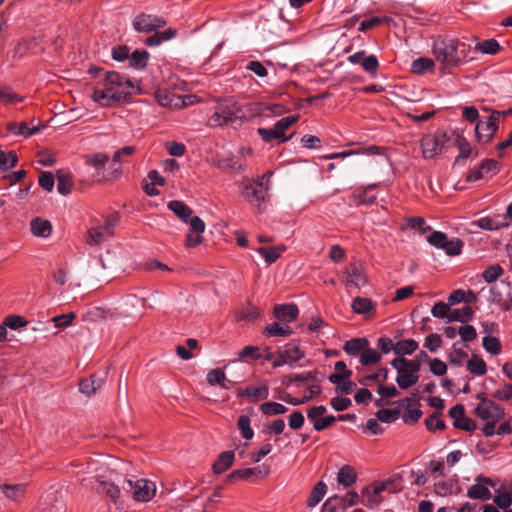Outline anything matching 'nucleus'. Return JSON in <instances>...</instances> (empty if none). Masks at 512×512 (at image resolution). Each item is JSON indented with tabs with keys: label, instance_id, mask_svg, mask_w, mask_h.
Wrapping results in <instances>:
<instances>
[{
	"label": "nucleus",
	"instance_id": "obj_38",
	"mask_svg": "<svg viewBox=\"0 0 512 512\" xmlns=\"http://www.w3.org/2000/svg\"><path fill=\"white\" fill-rule=\"evenodd\" d=\"M434 67V61L429 58H418L412 62L411 70L414 74L421 75L427 71H431Z\"/></svg>",
	"mask_w": 512,
	"mask_h": 512
},
{
	"label": "nucleus",
	"instance_id": "obj_47",
	"mask_svg": "<svg viewBox=\"0 0 512 512\" xmlns=\"http://www.w3.org/2000/svg\"><path fill=\"white\" fill-rule=\"evenodd\" d=\"M503 274V268L500 265H491L484 270L482 277L487 283L495 282Z\"/></svg>",
	"mask_w": 512,
	"mask_h": 512
},
{
	"label": "nucleus",
	"instance_id": "obj_2",
	"mask_svg": "<svg viewBox=\"0 0 512 512\" xmlns=\"http://www.w3.org/2000/svg\"><path fill=\"white\" fill-rule=\"evenodd\" d=\"M168 208L183 222L189 223L190 232L186 236L185 245L188 248L196 247L202 243V233L205 230L204 221L198 216L192 217V209L182 201L172 200L168 203Z\"/></svg>",
	"mask_w": 512,
	"mask_h": 512
},
{
	"label": "nucleus",
	"instance_id": "obj_16",
	"mask_svg": "<svg viewBox=\"0 0 512 512\" xmlns=\"http://www.w3.org/2000/svg\"><path fill=\"white\" fill-rule=\"evenodd\" d=\"M97 490L109 497L114 503H117L122 496H125L122 490V479H118L117 483L99 480Z\"/></svg>",
	"mask_w": 512,
	"mask_h": 512
},
{
	"label": "nucleus",
	"instance_id": "obj_20",
	"mask_svg": "<svg viewBox=\"0 0 512 512\" xmlns=\"http://www.w3.org/2000/svg\"><path fill=\"white\" fill-rule=\"evenodd\" d=\"M358 500L359 496L355 491L347 492L343 498H339L337 496L330 497L326 500V502L323 505V512H334L335 504L338 501H344L347 503L348 506H353L358 503Z\"/></svg>",
	"mask_w": 512,
	"mask_h": 512
},
{
	"label": "nucleus",
	"instance_id": "obj_23",
	"mask_svg": "<svg viewBox=\"0 0 512 512\" xmlns=\"http://www.w3.org/2000/svg\"><path fill=\"white\" fill-rule=\"evenodd\" d=\"M357 480V474L353 467L350 465L342 466L337 474V482L343 487H350Z\"/></svg>",
	"mask_w": 512,
	"mask_h": 512
},
{
	"label": "nucleus",
	"instance_id": "obj_36",
	"mask_svg": "<svg viewBox=\"0 0 512 512\" xmlns=\"http://www.w3.org/2000/svg\"><path fill=\"white\" fill-rule=\"evenodd\" d=\"M288 408L277 402H264L260 405V411L266 416H275L286 413Z\"/></svg>",
	"mask_w": 512,
	"mask_h": 512
},
{
	"label": "nucleus",
	"instance_id": "obj_7",
	"mask_svg": "<svg viewBox=\"0 0 512 512\" xmlns=\"http://www.w3.org/2000/svg\"><path fill=\"white\" fill-rule=\"evenodd\" d=\"M479 404L475 407L473 413L483 421L499 422L504 417V409L488 399L485 393H478Z\"/></svg>",
	"mask_w": 512,
	"mask_h": 512
},
{
	"label": "nucleus",
	"instance_id": "obj_19",
	"mask_svg": "<svg viewBox=\"0 0 512 512\" xmlns=\"http://www.w3.org/2000/svg\"><path fill=\"white\" fill-rule=\"evenodd\" d=\"M479 228L488 230V231H496L503 227L509 225L506 221V217L497 216V217H482L475 222Z\"/></svg>",
	"mask_w": 512,
	"mask_h": 512
},
{
	"label": "nucleus",
	"instance_id": "obj_59",
	"mask_svg": "<svg viewBox=\"0 0 512 512\" xmlns=\"http://www.w3.org/2000/svg\"><path fill=\"white\" fill-rule=\"evenodd\" d=\"M479 166L481 167V170L484 171L485 176H492L493 174L497 173L500 168L499 162L494 159H487L483 161Z\"/></svg>",
	"mask_w": 512,
	"mask_h": 512
},
{
	"label": "nucleus",
	"instance_id": "obj_60",
	"mask_svg": "<svg viewBox=\"0 0 512 512\" xmlns=\"http://www.w3.org/2000/svg\"><path fill=\"white\" fill-rule=\"evenodd\" d=\"M362 495L363 497L366 498V506L369 507V508H373L377 505H379L381 502H382V497L381 496H377L376 494H374L370 487H366L363 489L362 491Z\"/></svg>",
	"mask_w": 512,
	"mask_h": 512
},
{
	"label": "nucleus",
	"instance_id": "obj_26",
	"mask_svg": "<svg viewBox=\"0 0 512 512\" xmlns=\"http://www.w3.org/2000/svg\"><path fill=\"white\" fill-rule=\"evenodd\" d=\"M369 345L366 338H354L345 342L343 350L348 355L357 356Z\"/></svg>",
	"mask_w": 512,
	"mask_h": 512
},
{
	"label": "nucleus",
	"instance_id": "obj_37",
	"mask_svg": "<svg viewBox=\"0 0 512 512\" xmlns=\"http://www.w3.org/2000/svg\"><path fill=\"white\" fill-rule=\"evenodd\" d=\"M18 163V156L15 151H5L0 149V170L7 171L15 167Z\"/></svg>",
	"mask_w": 512,
	"mask_h": 512
},
{
	"label": "nucleus",
	"instance_id": "obj_55",
	"mask_svg": "<svg viewBox=\"0 0 512 512\" xmlns=\"http://www.w3.org/2000/svg\"><path fill=\"white\" fill-rule=\"evenodd\" d=\"M76 315L74 312H69L67 314H61L54 316L52 318V322L58 328H66L72 324V321L75 319Z\"/></svg>",
	"mask_w": 512,
	"mask_h": 512
},
{
	"label": "nucleus",
	"instance_id": "obj_51",
	"mask_svg": "<svg viewBox=\"0 0 512 512\" xmlns=\"http://www.w3.org/2000/svg\"><path fill=\"white\" fill-rule=\"evenodd\" d=\"M257 133L260 135L263 141L265 142H271L272 140H278L280 143H282V136L276 132L275 126L272 129H266V128H258Z\"/></svg>",
	"mask_w": 512,
	"mask_h": 512
},
{
	"label": "nucleus",
	"instance_id": "obj_4",
	"mask_svg": "<svg viewBox=\"0 0 512 512\" xmlns=\"http://www.w3.org/2000/svg\"><path fill=\"white\" fill-rule=\"evenodd\" d=\"M85 164L94 168L93 178L97 182H105L117 179L121 173L122 168L114 167L110 168V171L105 172V166L109 161V155L104 152H97L93 154H87L84 156Z\"/></svg>",
	"mask_w": 512,
	"mask_h": 512
},
{
	"label": "nucleus",
	"instance_id": "obj_42",
	"mask_svg": "<svg viewBox=\"0 0 512 512\" xmlns=\"http://www.w3.org/2000/svg\"><path fill=\"white\" fill-rule=\"evenodd\" d=\"M483 348L492 355L501 353L500 340L494 336H485L482 340Z\"/></svg>",
	"mask_w": 512,
	"mask_h": 512
},
{
	"label": "nucleus",
	"instance_id": "obj_39",
	"mask_svg": "<svg viewBox=\"0 0 512 512\" xmlns=\"http://www.w3.org/2000/svg\"><path fill=\"white\" fill-rule=\"evenodd\" d=\"M326 489H327V487L324 482H322V481L318 482L314 486V488L308 498V501H307L308 506L309 507L316 506L323 499V497L326 493Z\"/></svg>",
	"mask_w": 512,
	"mask_h": 512
},
{
	"label": "nucleus",
	"instance_id": "obj_33",
	"mask_svg": "<svg viewBox=\"0 0 512 512\" xmlns=\"http://www.w3.org/2000/svg\"><path fill=\"white\" fill-rule=\"evenodd\" d=\"M57 191L61 195H67L71 192L73 181L69 174L62 171L57 172Z\"/></svg>",
	"mask_w": 512,
	"mask_h": 512
},
{
	"label": "nucleus",
	"instance_id": "obj_34",
	"mask_svg": "<svg viewBox=\"0 0 512 512\" xmlns=\"http://www.w3.org/2000/svg\"><path fill=\"white\" fill-rule=\"evenodd\" d=\"M25 487L26 486L24 484H4L0 486V489L7 498L11 500H18L21 496H23Z\"/></svg>",
	"mask_w": 512,
	"mask_h": 512
},
{
	"label": "nucleus",
	"instance_id": "obj_49",
	"mask_svg": "<svg viewBox=\"0 0 512 512\" xmlns=\"http://www.w3.org/2000/svg\"><path fill=\"white\" fill-rule=\"evenodd\" d=\"M388 378L387 368H380L376 373L363 376L359 382L361 385H367L368 381L384 382Z\"/></svg>",
	"mask_w": 512,
	"mask_h": 512
},
{
	"label": "nucleus",
	"instance_id": "obj_64",
	"mask_svg": "<svg viewBox=\"0 0 512 512\" xmlns=\"http://www.w3.org/2000/svg\"><path fill=\"white\" fill-rule=\"evenodd\" d=\"M351 400L346 397H334L331 399L330 405L336 411H344L351 405Z\"/></svg>",
	"mask_w": 512,
	"mask_h": 512
},
{
	"label": "nucleus",
	"instance_id": "obj_58",
	"mask_svg": "<svg viewBox=\"0 0 512 512\" xmlns=\"http://www.w3.org/2000/svg\"><path fill=\"white\" fill-rule=\"evenodd\" d=\"M429 369L435 376H443L447 372V365L442 360L434 358L430 360Z\"/></svg>",
	"mask_w": 512,
	"mask_h": 512
},
{
	"label": "nucleus",
	"instance_id": "obj_27",
	"mask_svg": "<svg viewBox=\"0 0 512 512\" xmlns=\"http://www.w3.org/2000/svg\"><path fill=\"white\" fill-rule=\"evenodd\" d=\"M299 120V115H290L287 117L281 118L279 121L275 123L276 132H278L282 136V143H285L289 141L293 136L294 133L290 136H285V131L292 126L294 123H296Z\"/></svg>",
	"mask_w": 512,
	"mask_h": 512
},
{
	"label": "nucleus",
	"instance_id": "obj_28",
	"mask_svg": "<svg viewBox=\"0 0 512 512\" xmlns=\"http://www.w3.org/2000/svg\"><path fill=\"white\" fill-rule=\"evenodd\" d=\"M418 349V342L414 339H404L395 343V354L404 357Z\"/></svg>",
	"mask_w": 512,
	"mask_h": 512
},
{
	"label": "nucleus",
	"instance_id": "obj_44",
	"mask_svg": "<svg viewBox=\"0 0 512 512\" xmlns=\"http://www.w3.org/2000/svg\"><path fill=\"white\" fill-rule=\"evenodd\" d=\"M475 49L484 54L494 55L500 50V45L495 39H488L477 43Z\"/></svg>",
	"mask_w": 512,
	"mask_h": 512
},
{
	"label": "nucleus",
	"instance_id": "obj_15",
	"mask_svg": "<svg viewBox=\"0 0 512 512\" xmlns=\"http://www.w3.org/2000/svg\"><path fill=\"white\" fill-rule=\"evenodd\" d=\"M271 175H272V173L268 172L262 176V179H264V178L269 179ZM264 194L265 193H264V187H263V180L255 181V182H247V184H245V186H244L243 196L247 199L255 200L259 206L265 200Z\"/></svg>",
	"mask_w": 512,
	"mask_h": 512
},
{
	"label": "nucleus",
	"instance_id": "obj_21",
	"mask_svg": "<svg viewBox=\"0 0 512 512\" xmlns=\"http://www.w3.org/2000/svg\"><path fill=\"white\" fill-rule=\"evenodd\" d=\"M397 374L396 383L401 389H408L415 385L419 380L418 375L413 372H409L404 365L400 366Z\"/></svg>",
	"mask_w": 512,
	"mask_h": 512
},
{
	"label": "nucleus",
	"instance_id": "obj_13",
	"mask_svg": "<svg viewBox=\"0 0 512 512\" xmlns=\"http://www.w3.org/2000/svg\"><path fill=\"white\" fill-rule=\"evenodd\" d=\"M488 486H494L491 478L479 475L475 478V483L468 488L467 496L470 499L487 501L492 497Z\"/></svg>",
	"mask_w": 512,
	"mask_h": 512
},
{
	"label": "nucleus",
	"instance_id": "obj_5",
	"mask_svg": "<svg viewBox=\"0 0 512 512\" xmlns=\"http://www.w3.org/2000/svg\"><path fill=\"white\" fill-rule=\"evenodd\" d=\"M247 115L238 103L230 105H221L209 117L208 125L210 127H218L222 125H234L237 121L241 122L246 119Z\"/></svg>",
	"mask_w": 512,
	"mask_h": 512
},
{
	"label": "nucleus",
	"instance_id": "obj_45",
	"mask_svg": "<svg viewBox=\"0 0 512 512\" xmlns=\"http://www.w3.org/2000/svg\"><path fill=\"white\" fill-rule=\"evenodd\" d=\"M377 420L383 423H393L400 417V411L397 409H379L376 412Z\"/></svg>",
	"mask_w": 512,
	"mask_h": 512
},
{
	"label": "nucleus",
	"instance_id": "obj_53",
	"mask_svg": "<svg viewBox=\"0 0 512 512\" xmlns=\"http://www.w3.org/2000/svg\"><path fill=\"white\" fill-rule=\"evenodd\" d=\"M361 66L367 73L375 75L379 67V62L375 55H369L364 57L361 61Z\"/></svg>",
	"mask_w": 512,
	"mask_h": 512
},
{
	"label": "nucleus",
	"instance_id": "obj_43",
	"mask_svg": "<svg viewBox=\"0 0 512 512\" xmlns=\"http://www.w3.org/2000/svg\"><path fill=\"white\" fill-rule=\"evenodd\" d=\"M251 420L247 415H241L237 421V426L241 431V435L244 439L250 440L254 436V432L250 426Z\"/></svg>",
	"mask_w": 512,
	"mask_h": 512
},
{
	"label": "nucleus",
	"instance_id": "obj_31",
	"mask_svg": "<svg viewBox=\"0 0 512 512\" xmlns=\"http://www.w3.org/2000/svg\"><path fill=\"white\" fill-rule=\"evenodd\" d=\"M206 380L211 386L219 385L223 389H229V386H226V375L219 368L210 370L206 375Z\"/></svg>",
	"mask_w": 512,
	"mask_h": 512
},
{
	"label": "nucleus",
	"instance_id": "obj_40",
	"mask_svg": "<svg viewBox=\"0 0 512 512\" xmlns=\"http://www.w3.org/2000/svg\"><path fill=\"white\" fill-rule=\"evenodd\" d=\"M381 360V353L375 349L368 348V346L360 354V363L363 366L377 364Z\"/></svg>",
	"mask_w": 512,
	"mask_h": 512
},
{
	"label": "nucleus",
	"instance_id": "obj_17",
	"mask_svg": "<svg viewBox=\"0 0 512 512\" xmlns=\"http://www.w3.org/2000/svg\"><path fill=\"white\" fill-rule=\"evenodd\" d=\"M353 311L357 314L370 318L376 313V305L371 299L366 297H356L351 305Z\"/></svg>",
	"mask_w": 512,
	"mask_h": 512
},
{
	"label": "nucleus",
	"instance_id": "obj_54",
	"mask_svg": "<svg viewBox=\"0 0 512 512\" xmlns=\"http://www.w3.org/2000/svg\"><path fill=\"white\" fill-rule=\"evenodd\" d=\"M39 185L46 190L47 192H51L54 188L55 178L51 172L42 171L39 176Z\"/></svg>",
	"mask_w": 512,
	"mask_h": 512
},
{
	"label": "nucleus",
	"instance_id": "obj_61",
	"mask_svg": "<svg viewBox=\"0 0 512 512\" xmlns=\"http://www.w3.org/2000/svg\"><path fill=\"white\" fill-rule=\"evenodd\" d=\"M458 333L464 342L473 341L477 337L476 329L472 325L461 326Z\"/></svg>",
	"mask_w": 512,
	"mask_h": 512
},
{
	"label": "nucleus",
	"instance_id": "obj_62",
	"mask_svg": "<svg viewBox=\"0 0 512 512\" xmlns=\"http://www.w3.org/2000/svg\"><path fill=\"white\" fill-rule=\"evenodd\" d=\"M493 501L499 508L506 509L512 504V496L509 492H504L495 495Z\"/></svg>",
	"mask_w": 512,
	"mask_h": 512
},
{
	"label": "nucleus",
	"instance_id": "obj_32",
	"mask_svg": "<svg viewBox=\"0 0 512 512\" xmlns=\"http://www.w3.org/2000/svg\"><path fill=\"white\" fill-rule=\"evenodd\" d=\"M467 369L470 373L476 376H482L487 372L485 361L477 355H473L467 361Z\"/></svg>",
	"mask_w": 512,
	"mask_h": 512
},
{
	"label": "nucleus",
	"instance_id": "obj_1",
	"mask_svg": "<svg viewBox=\"0 0 512 512\" xmlns=\"http://www.w3.org/2000/svg\"><path fill=\"white\" fill-rule=\"evenodd\" d=\"M103 89H95L92 99L102 106H110L114 102L125 100L133 88L131 80L118 72H107Z\"/></svg>",
	"mask_w": 512,
	"mask_h": 512
},
{
	"label": "nucleus",
	"instance_id": "obj_56",
	"mask_svg": "<svg viewBox=\"0 0 512 512\" xmlns=\"http://www.w3.org/2000/svg\"><path fill=\"white\" fill-rule=\"evenodd\" d=\"M440 413H433L430 417L425 420V426L429 431L443 430L445 423L439 419Z\"/></svg>",
	"mask_w": 512,
	"mask_h": 512
},
{
	"label": "nucleus",
	"instance_id": "obj_41",
	"mask_svg": "<svg viewBox=\"0 0 512 512\" xmlns=\"http://www.w3.org/2000/svg\"><path fill=\"white\" fill-rule=\"evenodd\" d=\"M108 236L104 232V228L93 227L87 232V243L89 245H99L106 240Z\"/></svg>",
	"mask_w": 512,
	"mask_h": 512
},
{
	"label": "nucleus",
	"instance_id": "obj_48",
	"mask_svg": "<svg viewBox=\"0 0 512 512\" xmlns=\"http://www.w3.org/2000/svg\"><path fill=\"white\" fill-rule=\"evenodd\" d=\"M0 99L4 103H20L24 100V97L15 93L9 87H2V90L0 91Z\"/></svg>",
	"mask_w": 512,
	"mask_h": 512
},
{
	"label": "nucleus",
	"instance_id": "obj_14",
	"mask_svg": "<svg viewBox=\"0 0 512 512\" xmlns=\"http://www.w3.org/2000/svg\"><path fill=\"white\" fill-rule=\"evenodd\" d=\"M166 25L164 19L150 14H140L133 20V27L137 32L150 33Z\"/></svg>",
	"mask_w": 512,
	"mask_h": 512
},
{
	"label": "nucleus",
	"instance_id": "obj_12",
	"mask_svg": "<svg viewBox=\"0 0 512 512\" xmlns=\"http://www.w3.org/2000/svg\"><path fill=\"white\" fill-rule=\"evenodd\" d=\"M346 284L356 288H362L367 283V276L363 263L360 261L350 262L344 271Z\"/></svg>",
	"mask_w": 512,
	"mask_h": 512
},
{
	"label": "nucleus",
	"instance_id": "obj_50",
	"mask_svg": "<svg viewBox=\"0 0 512 512\" xmlns=\"http://www.w3.org/2000/svg\"><path fill=\"white\" fill-rule=\"evenodd\" d=\"M257 252L264 257L268 264L274 263L280 257V252L275 247H259Z\"/></svg>",
	"mask_w": 512,
	"mask_h": 512
},
{
	"label": "nucleus",
	"instance_id": "obj_24",
	"mask_svg": "<svg viewBox=\"0 0 512 512\" xmlns=\"http://www.w3.org/2000/svg\"><path fill=\"white\" fill-rule=\"evenodd\" d=\"M233 451H224L213 464V471L215 474H221L231 467L234 461Z\"/></svg>",
	"mask_w": 512,
	"mask_h": 512
},
{
	"label": "nucleus",
	"instance_id": "obj_9",
	"mask_svg": "<svg viewBox=\"0 0 512 512\" xmlns=\"http://www.w3.org/2000/svg\"><path fill=\"white\" fill-rule=\"evenodd\" d=\"M500 113L496 110L491 115L479 120L475 127L476 137L479 143L486 144L490 142L493 135L498 130V121Z\"/></svg>",
	"mask_w": 512,
	"mask_h": 512
},
{
	"label": "nucleus",
	"instance_id": "obj_46",
	"mask_svg": "<svg viewBox=\"0 0 512 512\" xmlns=\"http://www.w3.org/2000/svg\"><path fill=\"white\" fill-rule=\"evenodd\" d=\"M451 313V308L449 303L445 302H438L434 304V306L431 309V314L433 317L436 318H447V321L449 322V315Z\"/></svg>",
	"mask_w": 512,
	"mask_h": 512
},
{
	"label": "nucleus",
	"instance_id": "obj_22",
	"mask_svg": "<svg viewBox=\"0 0 512 512\" xmlns=\"http://www.w3.org/2000/svg\"><path fill=\"white\" fill-rule=\"evenodd\" d=\"M30 226L34 236L47 238L51 235L52 225L48 220L37 217L31 220Z\"/></svg>",
	"mask_w": 512,
	"mask_h": 512
},
{
	"label": "nucleus",
	"instance_id": "obj_57",
	"mask_svg": "<svg viewBox=\"0 0 512 512\" xmlns=\"http://www.w3.org/2000/svg\"><path fill=\"white\" fill-rule=\"evenodd\" d=\"M4 324L6 328L17 330L21 327H24L27 324V321L22 316L9 315L4 319Z\"/></svg>",
	"mask_w": 512,
	"mask_h": 512
},
{
	"label": "nucleus",
	"instance_id": "obj_8",
	"mask_svg": "<svg viewBox=\"0 0 512 512\" xmlns=\"http://www.w3.org/2000/svg\"><path fill=\"white\" fill-rule=\"evenodd\" d=\"M427 241L435 248L444 250L448 256H457L462 252L463 241L459 238L449 239L441 231H433Z\"/></svg>",
	"mask_w": 512,
	"mask_h": 512
},
{
	"label": "nucleus",
	"instance_id": "obj_11",
	"mask_svg": "<svg viewBox=\"0 0 512 512\" xmlns=\"http://www.w3.org/2000/svg\"><path fill=\"white\" fill-rule=\"evenodd\" d=\"M304 352L300 350L295 343H288L283 350L277 351V358L274 360L273 367H281L283 365L293 366L296 362L304 357Z\"/></svg>",
	"mask_w": 512,
	"mask_h": 512
},
{
	"label": "nucleus",
	"instance_id": "obj_3",
	"mask_svg": "<svg viewBox=\"0 0 512 512\" xmlns=\"http://www.w3.org/2000/svg\"><path fill=\"white\" fill-rule=\"evenodd\" d=\"M466 44L454 38H439L433 44V54L446 67H456L465 60Z\"/></svg>",
	"mask_w": 512,
	"mask_h": 512
},
{
	"label": "nucleus",
	"instance_id": "obj_18",
	"mask_svg": "<svg viewBox=\"0 0 512 512\" xmlns=\"http://www.w3.org/2000/svg\"><path fill=\"white\" fill-rule=\"evenodd\" d=\"M273 314L279 320L292 322L297 318L299 309L295 304L276 305Z\"/></svg>",
	"mask_w": 512,
	"mask_h": 512
},
{
	"label": "nucleus",
	"instance_id": "obj_6",
	"mask_svg": "<svg viewBox=\"0 0 512 512\" xmlns=\"http://www.w3.org/2000/svg\"><path fill=\"white\" fill-rule=\"evenodd\" d=\"M122 490L124 495H131L137 502H148L155 496L156 486L146 479L123 478Z\"/></svg>",
	"mask_w": 512,
	"mask_h": 512
},
{
	"label": "nucleus",
	"instance_id": "obj_52",
	"mask_svg": "<svg viewBox=\"0 0 512 512\" xmlns=\"http://www.w3.org/2000/svg\"><path fill=\"white\" fill-rule=\"evenodd\" d=\"M442 345V338L437 333H431L426 336L424 346L430 352H436Z\"/></svg>",
	"mask_w": 512,
	"mask_h": 512
},
{
	"label": "nucleus",
	"instance_id": "obj_10",
	"mask_svg": "<svg viewBox=\"0 0 512 512\" xmlns=\"http://www.w3.org/2000/svg\"><path fill=\"white\" fill-rule=\"evenodd\" d=\"M445 142V133L438 132L435 134L425 135L421 139V150L423 157L425 159H431L441 153Z\"/></svg>",
	"mask_w": 512,
	"mask_h": 512
},
{
	"label": "nucleus",
	"instance_id": "obj_35",
	"mask_svg": "<svg viewBox=\"0 0 512 512\" xmlns=\"http://www.w3.org/2000/svg\"><path fill=\"white\" fill-rule=\"evenodd\" d=\"M149 53L146 50H135L129 56V65L131 67L142 69L147 65Z\"/></svg>",
	"mask_w": 512,
	"mask_h": 512
},
{
	"label": "nucleus",
	"instance_id": "obj_25",
	"mask_svg": "<svg viewBox=\"0 0 512 512\" xmlns=\"http://www.w3.org/2000/svg\"><path fill=\"white\" fill-rule=\"evenodd\" d=\"M239 396H241V397H244V396L245 397H249L253 401L265 400L269 396L268 387L265 386V385L260 386V387L249 386V387H246L244 389H240L239 390Z\"/></svg>",
	"mask_w": 512,
	"mask_h": 512
},
{
	"label": "nucleus",
	"instance_id": "obj_29",
	"mask_svg": "<svg viewBox=\"0 0 512 512\" xmlns=\"http://www.w3.org/2000/svg\"><path fill=\"white\" fill-rule=\"evenodd\" d=\"M292 333V329L289 325H281L278 322H273L265 327L264 334L268 337L276 336H289Z\"/></svg>",
	"mask_w": 512,
	"mask_h": 512
},
{
	"label": "nucleus",
	"instance_id": "obj_63",
	"mask_svg": "<svg viewBox=\"0 0 512 512\" xmlns=\"http://www.w3.org/2000/svg\"><path fill=\"white\" fill-rule=\"evenodd\" d=\"M304 415L300 411H294L288 420V425L293 430L300 429L304 424Z\"/></svg>",
	"mask_w": 512,
	"mask_h": 512
},
{
	"label": "nucleus",
	"instance_id": "obj_30",
	"mask_svg": "<svg viewBox=\"0 0 512 512\" xmlns=\"http://www.w3.org/2000/svg\"><path fill=\"white\" fill-rule=\"evenodd\" d=\"M474 312L470 306H464L462 308H457L451 310L449 315V322L458 321L462 323H467L473 318Z\"/></svg>",
	"mask_w": 512,
	"mask_h": 512
}]
</instances>
